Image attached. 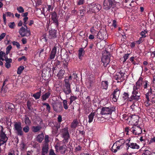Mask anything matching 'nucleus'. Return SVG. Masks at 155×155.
Wrapping results in <instances>:
<instances>
[{"instance_id": "60", "label": "nucleus", "mask_w": 155, "mask_h": 155, "mask_svg": "<svg viewBox=\"0 0 155 155\" xmlns=\"http://www.w3.org/2000/svg\"><path fill=\"white\" fill-rule=\"evenodd\" d=\"M147 33V31H142L140 33V35L142 36L141 37L143 38H145L146 37V35H145Z\"/></svg>"}, {"instance_id": "57", "label": "nucleus", "mask_w": 155, "mask_h": 155, "mask_svg": "<svg viewBox=\"0 0 155 155\" xmlns=\"http://www.w3.org/2000/svg\"><path fill=\"white\" fill-rule=\"evenodd\" d=\"M61 62L58 60H55V62L54 63V65L56 67H58L61 64Z\"/></svg>"}, {"instance_id": "1", "label": "nucleus", "mask_w": 155, "mask_h": 155, "mask_svg": "<svg viewBox=\"0 0 155 155\" xmlns=\"http://www.w3.org/2000/svg\"><path fill=\"white\" fill-rule=\"evenodd\" d=\"M72 76H69L68 77H66L64 80V84L63 85V88L62 89L63 92L66 95H68L71 93V84L72 82Z\"/></svg>"}, {"instance_id": "28", "label": "nucleus", "mask_w": 155, "mask_h": 155, "mask_svg": "<svg viewBox=\"0 0 155 155\" xmlns=\"http://www.w3.org/2000/svg\"><path fill=\"white\" fill-rule=\"evenodd\" d=\"M95 115V112H92L88 116V123H90L93 121V119Z\"/></svg>"}, {"instance_id": "37", "label": "nucleus", "mask_w": 155, "mask_h": 155, "mask_svg": "<svg viewBox=\"0 0 155 155\" xmlns=\"http://www.w3.org/2000/svg\"><path fill=\"white\" fill-rule=\"evenodd\" d=\"M143 78L140 77L137 81L136 83V84L140 87L142 84Z\"/></svg>"}, {"instance_id": "43", "label": "nucleus", "mask_w": 155, "mask_h": 155, "mask_svg": "<svg viewBox=\"0 0 155 155\" xmlns=\"http://www.w3.org/2000/svg\"><path fill=\"white\" fill-rule=\"evenodd\" d=\"M77 99V97L76 96H71L69 98V99L70 100V101L69 103V104H71L72 103Z\"/></svg>"}, {"instance_id": "29", "label": "nucleus", "mask_w": 155, "mask_h": 155, "mask_svg": "<svg viewBox=\"0 0 155 155\" xmlns=\"http://www.w3.org/2000/svg\"><path fill=\"white\" fill-rule=\"evenodd\" d=\"M116 143L115 144V142L111 148V150L114 153L116 152L117 150H120L118 146L116 145Z\"/></svg>"}, {"instance_id": "31", "label": "nucleus", "mask_w": 155, "mask_h": 155, "mask_svg": "<svg viewBox=\"0 0 155 155\" xmlns=\"http://www.w3.org/2000/svg\"><path fill=\"white\" fill-rule=\"evenodd\" d=\"M108 82L107 81H102L101 82V87L103 89L107 90L108 89Z\"/></svg>"}, {"instance_id": "36", "label": "nucleus", "mask_w": 155, "mask_h": 155, "mask_svg": "<svg viewBox=\"0 0 155 155\" xmlns=\"http://www.w3.org/2000/svg\"><path fill=\"white\" fill-rule=\"evenodd\" d=\"M64 73L65 71L64 70L61 69L57 74V76L58 78L61 79L63 78Z\"/></svg>"}, {"instance_id": "61", "label": "nucleus", "mask_w": 155, "mask_h": 155, "mask_svg": "<svg viewBox=\"0 0 155 155\" xmlns=\"http://www.w3.org/2000/svg\"><path fill=\"white\" fill-rule=\"evenodd\" d=\"M8 80L7 78H6L5 80L4 81V82L3 83V84L2 87L1 88V91H2L4 86L6 84V83L7 82H8Z\"/></svg>"}, {"instance_id": "59", "label": "nucleus", "mask_w": 155, "mask_h": 155, "mask_svg": "<svg viewBox=\"0 0 155 155\" xmlns=\"http://www.w3.org/2000/svg\"><path fill=\"white\" fill-rule=\"evenodd\" d=\"M5 14L7 16L12 17H14V15L13 14L10 12H6L5 13Z\"/></svg>"}, {"instance_id": "15", "label": "nucleus", "mask_w": 155, "mask_h": 155, "mask_svg": "<svg viewBox=\"0 0 155 155\" xmlns=\"http://www.w3.org/2000/svg\"><path fill=\"white\" fill-rule=\"evenodd\" d=\"M55 148L56 151L58 152V150H59L61 154H64L65 153L66 150V146L65 145H63L59 147L58 146L56 145Z\"/></svg>"}, {"instance_id": "46", "label": "nucleus", "mask_w": 155, "mask_h": 155, "mask_svg": "<svg viewBox=\"0 0 155 155\" xmlns=\"http://www.w3.org/2000/svg\"><path fill=\"white\" fill-rule=\"evenodd\" d=\"M28 20V17H24L23 19V20L24 21V24H23V25L27 28H28L26 25L28 24L27 21Z\"/></svg>"}, {"instance_id": "5", "label": "nucleus", "mask_w": 155, "mask_h": 155, "mask_svg": "<svg viewBox=\"0 0 155 155\" xmlns=\"http://www.w3.org/2000/svg\"><path fill=\"white\" fill-rule=\"evenodd\" d=\"M18 33L21 35V37L25 36L29 37L31 35V32L30 29L25 28L23 27H22L18 31Z\"/></svg>"}, {"instance_id": "35", "label": "nucleus", "mask_w": 155, "mask_h": 155, "mask_svg": "<svg viewBox=\"0 0 155 155\" xmlns=\"http://www.w3.org/2000/svg\"><path fill=\"white\" fill-rule=\"evenodd\" d=\"M78 124V122L77 120H74L72 122L71 125V127L72 128H75L77 126Z\"/></svg>"}, {"instance_id": "23", "label": "nucleus", "mask_w": 155, "mask_h": 155, "mask_svg": "<svg viewBox=\"0 0 155 155\" xmlns=\"http://www.w3.org/2000/svg\"><path fill=\"white\" fill-rule=\"evenodd\" d=\"M128 92H124L122 94V98L123 100L125 101L130 102V97Z\"/></svg>"}, {"instance_id": "16", "label": "nucleus", "mask_w": 155, "mask_h": 155, "mask_svg": "<svg viewBox=\"0 0 155 155\" xmlns=\"http://www.w3.org/2000/svg\"><path fill=\"white\" fill-rule=\"evenodd\" d=\"M124 73L121 70L119 72H117L115 76V78L116 80L118 81L121 79L122 80H124Z\"/></svg>"}, {"instance_id": "39", "label": "nucleus", "mask_w": 155, "mask_h": 155, "mask_svg": "<svg viewBox=\"0 0 155 155\" xmlns=\"http://www.w3.org/2000/svg\"><path fill=\"white\" fill-rule=\"evenodd\" d=\"M25 118L24 119L25 123L27 125H30L31 122L29 117L26 115H25Z\"/></svg>"}, {"instance_id": "30", "label": "nucleus", "mask_w": 155, "mask_h": 155, "mask_svg": "<svg viewBox=\"0 0 155 155\" xmlns=\"http://www.w3.org/2000/svg\"><path fill=\"white\" fill-rule=\"evenodd\" d=\"M44 139V135L43 133L38 135L36 137V140L39 143H41Z\"/></svg>"}, {"instance_id": "64", "label": "nucleus", "mask_w": 155, "mask_h": 155, "mask_svg": "<svg viewBox=\"0 0 155 155\" xmlns=\"http://www.w3.org/2000/svg\"><path fill=\"white\" fill-rule=\"evenodd\" d=\"M49 155H57L54 153V150L51 149L50 150Z\"/></svg>"}, {"instance_id": "50", "label": "nucleus", "mask_w": 155, "mask_h": 155, "mask_svg": "<svg viewBox=\"0 0 155 155\" xmlns=\"http://www.w3.org/2000/svg\"><path fill=\"white\" fill-rule=\"evenodd\" d=\"M130 130L131 128H130L129 127H127L125 128V131L127 133V134H129V133L130 134H132V132L130 131Z\"/></svg>"}, {"instance_id": "13", "label": "nucleus", "mask_w": 155, "mask_h": 155, "mask_svg": "<svg viewBox=\"0 0 155 155\" xmlns=\"http://www.w3.org/2000/svg\"><path fill=\"white\" fill-rule=\"evenodd\" d=\"M107 32L103 30L100 31L97 33V38L100 40H103L106 37Z\"/></svg>"}, {"instance_id": "22", "label": "nucleus", "mask_w": 155, "mask_h": 155, "mask_svg": "<svg viewBox=\"0 0 155 155\" xmlns=\"http://www.w3.org/2000/svg\"><path fill=\"white\" fill-rule=\"evenodd\" d=\"M51 93L50 91H48L42 95L41 97L42 101H45L50 96Z\"/></svg>"}, {"instance_id": "7", "label": "nucleus", "mask_w": 155, "mask_h": 155, "mask_svg": "<svg viewBox=\"0 0 155 155\" xmlns=\"http://www.w3.org/2000/svg\"><path fill=\"white\" fill-rule=\"evenodd\" d=\"M115 0H104L103 2L104 9L109 10L113 7Z\"/></svg>"}, {"instance_id": "11", "label": "nucleus", "mask_w": 155, "mask_h": 155, "mask_svg": "<svg viewBox=\"0 0 155 155\" xmlns=\"http://www.w3.org/2000/svg\"><path fill=\"white\" fill-rule=\"evenodd\" d=\"M126 149L128 152L130 149H138L140 148V146L135 143L129 142L126 143Z\"/></svg>"}, {"instance_id": "25", "label": "nucleus", "mask_w": 155, "mask_h": 155, "mask_svg": "<svg viewBox=\"0 0 155 155\" xmlns=\"http://www.w3.org/2000/svg\"><path fill=\"white\" fill-rule=\"evenodd\" d=\"M129 117H130V121H131L132 122H135L137 121L139 118L138 116L135 115H130L129 116Z\"/></svg>"}, {"instance_id": "53", "label": "nucleus", "mask_w": 155, "mask_h": 155, "mask_svg": "<svg viewBox=\"0 0 155 155\" xmlns=\"http://www.w3.org/2000/svg\"><path fill=\"white\" fill-rule=\"evenodd\" d=\"M12 43L13 45L16 46L18 49L20 48V45L18 42L13 41L12 42Z\"/></svg>"}, {"instance_id": "18", "label": "nucleus", "mask_w": 155, "mask_h": 155, "mask_svg": "<svg viewBox=\"0 0 155 155\" xmlns=\"http://www.w3.org/2000/svg\"><path fill=\"white\" fill-rule=\"evenodd\" d=\"M53 108L54 110L57 113L60 112L63 110L62 105L60 104L53 105Z\"/></svg>"}, {"instance_id": "47", "label": "nucleus", "mask_w": 155, "mask_h": 155, "mask_svg": "<svg viewBox=\"0 0 155 155\" xmlns=\"http://www.w3.org/2000/svg\"><path fill=\"white\" fill-rule=\"evenodd\" d=\"M64 56H65V58H64V60L65 61V62H68L70 60L69 55L68 53L65 54Z\"/></svg>"}, {"instance_id": "54", "label": "nucleus", "mask_w": 155, "mask_h": 155, "mask_svg": "<svg viewBox=\"0 0 155 155\" xmlns=\"http://www.w3.org/2000/svg\"><path fill=\"white\" fill-rule=\"evenodd\" d=\"M80 15L81 16H83L84 14L86 12L84 8H83L82 9H81L79 10Z\"/></svg>"}, {"instance_id": "49", "label": "nucleus", "mask_w": 155, "mask_h": 155, "mask_svg": "<svg viewBox=\"0 0 155 155\" xmlns=\"http://www.w3.org/2000/svg\"><path fill=\"white\" fill-rule=\"evenodd\" d=\"M130 54H125L123 56V58H124V60L123 61V62H125L127 60V59H128L129 56V55Z\"/></svg>"}, {"instance_id": "55", "label": "nucleus", "mask_w": 155, "mask_h": 155, "mask_svg": "<svg viewBox=\"0 0 155 155\" xmlns=\"http://www.w3.org/2000/svg\"><path fill=\"white\" fill-rule=\"evenodd\" d=\"M63 64H62V68H64V69H67L68 68V62H65V61L64 60L63 61Z\"/></svg>"}, {"instance_id": "2", "label": "nucleus", "mask_w": 155, "mask_h": 155, "mask_svg": "<svg viewBox=\"0 0 155 155\" xmlns=\"http://www.w3.org/2000/svg\"><path fill=\"white\" fill-rule=\"evenodd\" d=\"M115 107L113 106H111L107 107H104L101 109V114L104 115V117L107 116L109 117H110L111 116L112 112H115Z\"/></svg>"}, {"instance_id": "20", "label": "nucleus", "mask_w": 155, "mask_h": 155, "mask_svg": "<svg viewBox=\"0 0 155 155\" xmlns=\"http://www.w3.org/2000/svg\"><path fill=\"white\" fill-rule=\"evenodd\" d=\"M6 107L9 111H11L12 112L15 110V107L14 105L12 103L10 102L7 103Z\"/></svg>"}, {"instance_id": "6", "label": "nucleus", "mask_w": 155, "mask_h": 155, "mask_svg": "<svg viewBox=\"0 0 155 155\" xmlns=\"http://www.w3.org/2000/svg\"><path fill=\"white\" fill-rule=\"evenodd\" d=\"M14 127L18 136H22L23 135V132L22 130L21 124V122H16L14 125Z\"/></svg>"}, {"instance_id": "19", "label": "nucleus", "mask_w": 155, "mask_h": 155, "mask_svg": "<svg viewBox=\"0 0 155 155\" xmlns=\"http://www.w3.org/2000/svg\"><path fill=\"white\" fill-rule=\"evenodd\" d=\"M116 145H117L119 147L120 149H121L124 146L125 141L124 139H120L119 140L116 141L115 142Z\"/></svg>"}, {"instance_id": "3", "label": "nucleus", "mask_w": 155, "mask_h": 155, "mask_svg": "<svg viewBox=\"0 0 155 155\" xmlns=\"http://www.w3.org/2000/svg\"><path fill=\"white\" fill-rule=\"evenodd\" d=\"M60 134L61 137L64 139L63 141L64 142L68 143V140L70 138L68 128L66 127L62 128L60 130Z\"/></svg>"}, {"instance_id": "58", "label": "nucleus", "mask_w": 155, "mask_h": 155, "mask_svg": "<svg viewBox=\"0 0 155 155\" xmlns=\"http://www.w3.org/2000/svg\"><path fill=\"white\" fill-rule=\"evenodd\" d=\"M44 51L45 50L44 49H40L38 50V51H37V53H38V52H39V57H41V55H42V54H43Z\"/></svg>"}, {"instance_id": "56", "label": "nucleus", "mask_w": 155, "mask_h": 155, "mask_svg": "<svg viewBox=\"0 0 155 155\" xmlns=\"http://www.w3.org/2000/svg\"><path fill=\"white\" fill-rule=\"evenodd\" d=\"M144 38L140 37L139 40L136 41V42L138 44H140L142 43L144 40Z\"/></svg>"}, {"instance_id": "33", "label": "nucleus", "mask_w": 155, "mask_h": 155, "mask_svg": "<svg viewBox=\"0 0 155 155\" xmlns=\"http://www.w3.org/2000/svg\"><path fill=\"white\" fill-rule=\"evenodd\" d=\"M101 6L100 4H95L93 7V10L95 12H98L101 9Z\"/></svg>"}, {"instance_id": "12", "label": "nucleus", "mask_w": 155, "mask_h": 155, "mask_svg": "<svg viewBox=\"0 0 155 155\" xmlns=\"http://www.w3.org/2000/svg\"><path fill=\"white\" fill-rule=\"evenodd\" d=\"M120 90L118 89V88H117L114 90L112 94L111 95V96H113V101L114 102H116L117 101L120 94Z\"/></svg>"}, {"instance_id": "21", "label": "nucleus", "mask_w": 155, "mask_h": 155, "mask_svg": "<svg viewBox=\"0 0 155 155\" xmlns=\"http://www.w3.org/2000/svg\"><path fill=\"white\" fill-rule=\"evenodd\" d=\"M57 51V48L55 47H54L51 51V54L49 57V59L52 60L54 58Z\"/></svg>"}, {"instance_id": "34", "label": "nucleus", "mask_w": 155, "mask_h": 155, "mask_svg": "<svg viewBox=\"0 0 155 155\" xmlns=\"http://www.w3.org/2000/svg\"><path fill=\"white\" fill-rule=\"evenodd\" d=\"M41 127L40 125H38L36 126H33L32 127V131L34 133H36L41 129Z\"/></svg>"}, {"instance_id": "17", "label": "nucleus", "mask_w": 155, "mask_h": 155, "mask_svg": "<svg viewBox=\"0 0 155 155\" xmlns=\"http://www.w3.org/2000/svg\"><path fill=\"white\" fill-rule=\"evenodd\" d=\"M48 144H43L42 147L41 155H47L48 152Z\"/></svg>"}, {"instance_id": "63", "label": "nucleus", "mask_w": 155, "mask_h": 155, "mask_svg": "<svg viewBox=\"0 0 155 155\" xmlns=\"http://www.w3.org/2000/svg\"><path fill=\"white\" fill-rule=\"evenodd\" d=\"M33 147L35 148H38V147L40 148L39 144L36 142L34 144Z\"/></svg>"}, {"instance_id": "40", "label": "nucleus", "mask_w": 155, "mask_h": 155, "mask_svg": "<svg viewBox=\"0 0 155 155\" xmlns=\"http://www.w3.org/2000/svg\"><path fill=\"white\" fill-rule=\"evenodd\" d=\"M62 103L64 108L65 110L68 109V103L67 100H63Z\"/></svg>"}, {"instance_id": "27", "label": "nucleus", "mask_w": 155, "mask_h": 155, "mask_svg": "<svg viewBox=\"0 0 155 155\" xmlns=\"http://www.w3.org/2000/svg\"><path fill=\"white\" fill-rule=\"evenodd\" d=\"M110 55L105 56L104 59H102V61L104 63V65L106 64V66L110 62Z\"/></svg>"}, {"instance_id": "10", "label": "nucleus", "mask_w": 155, "mask_h": 155, "mask_svg": "<svg viewBox=\"0 0 155 155\" xmlns=\"http://www.w3.org/2000/svg\"><path fill=\"white\" fill-rule=\"evenodd\" d=\"M51 18L53 21L52 23L55 24L56 28H58L59 24L58 20L59 17L58 16L56 12L55 11L51 13Z\"/></svg>"}, {"instance_id": "24", "label": "nucleus", "mask_w": 155, "mask_h": 155, "mask_svg": "<svg viewBox=\"0 0 155 155\" xmlns=\"http://www.w3.org/2000/svg\"><path fill=\"white\" fill-rule=\"evenodd\" d=\"M57 31L55 30H51L49 31V34L51 38H55L56 37Z\"/></svg>"}, {"instance_id": "44", "label": "nucleus", "mask_w": 155, "mask_h": 155, "mask_svg": "<svg viewBox=\"0 0 155 155\" xmlns=\"http://www.w3.org/2000/svg\"><path fill=\"white\" fill-rule=\"evenodd\" d=\"M140 87L137 85L135 84L133 87V91L134 92H140L139 91H138V90L140 89Z\"/></svg>"}, {"instance_id": "52", "label": "nucleus", "mask_w": 155, "mask_h": 155, "mask_svg": "<svg viewBox=\"0 0 155 155\" xmlns=\"http://www.w3.org/2000/svg\"><path fill=\"white\" fill-rule=\"evenodd\" d=\"M49 137L48 136V135H45V143L44 144H48V142L49 141Z\"/></svg>"}, {"instance_id": "26", "label": "nucleus", "mask_w": 155, "mask_h": 155, "mask_svg": "<svg viewBox=\"0 0 155 155\" xmlns=\"http://www.w3.org/2000/svg\"><path fill=\"white\" fill-rule=\"evenodd\" d=\"M84 51L83 48H80L78 50V58L79 59L81 60L84 56Z\"/></svg>"}, {"instance_id": "45", "label": "nucleus", "mask_w": 155, "mask_h": 155, "mask_svg": "<svg viewBox=\"0 0 155 155\" xmlns=\"http://www.w3.org/2000/svg\"><path fill=\"white\" fill-rule=\"evenodd\" d=\"M17 10L19 13H23L25 11L24 8L21 6L18 7L17 8Z\"/></svg>"}, {"instance_id": "14", "label": "nucleus", "mask_w": 155, "mask_h": 155, "mask_svg": "<svg viewBox=\"0 0 155 155\" xmlns=\"http://www.w3.org/2000/svg\"><path fill=\"white\" fill-rule=\"evenodd\" d=\"M60 127V123H55L54 124V126L52 127V134L54 135L58 133V130Z\"/></svg>"}, {"instance_id": "48", "label": "nucleus", "mask_w": 155, "mask_h": 155, "mask_svg": "<svg viewBox=\"0 0 155 155\" xmlns=\"http://www.w3.org/2000/svg\"><path fill=\"white\" fill-rule=\"evenodd\" d=\"M23 131L25 133H28L29 130V127L28 125H26L23 128Z\"/></svg>"}, {"instance_id": "8", "label": "nucleus", "mask_w": 155, "mask_h": 155, "mask_svg": "<svg viewBox=\"0 0 155 155\" xmlns=\"http://www.w3.org/2000/svg\"><path fill=\"white\" fill-rule=\"evenodd\" d=\"M145 98L149 101L150 98L154 99L155 98V89L150 88L148 92L145 94Z\"/></svg>"}, {"instance_id": "32", "label": "nucleus", "mask_w": 155, "mask_h": 155, "mask_svg": "<svg viewBox=\"0 0 155 155\" xmlns=\"http://www.w3.org/2000/svg\"><path fill=\"white\" fill-rule=\"evenodd\" d=\"M41 89L38 92L33 94L32 96L34 97L36 100L39 99L41 96Z\"/></svg>"}, {"instance_id": "51", "label": "nucleus", "mask_w": 155, "mask_h": 155, "mask_svg": "<svg viewBox=\"0 0 155 155\" xmlns=\"http://www.w3.org/2000/svg\"><path fill=\"white\" fill-rule=\"evenodd\" d=\"M8 26L11 29L14 28L15 26V22H10L8 24Z\"/></svg>"}, {"instance_id": "9", "label": "nucleus", "mask_w": 155, "mask_h": 155, "mask_svg": "<svg viewBox=\"0 0 155 155\" xmlns=\"http://www.w3.org/2000/svg\"><path fill=\"white\" fill-rule=\"evenodd\" d=\"M130 131L132 132V134L139 135L142 133V129L139 126L134 125L131 128Z\"/></svg>"}, {"instance_id": "42", "label": "nucleus", "mask_w": 155, "mask_h": 155, "mask_svg": "<svg viewBox=\"0 0 155 155\" xmlns=\"http://www.w3.org/2000/svg\"><path fill=\"white\" fill-rule=\"evenodd\" d=\"M32 105V102L31 101L28 100L27 102V105L28 109L29 110H32L31 107V106Z\"/></svg>"}, {"instance_id": "4", "label": "nucleus", "mask_w": 155, "mask_h": 155, "mask_svg": "<svg viewBox=\"0 0 155 155\" xmlns=\"http://www.w3.org/2000/svg\"><path fill=\"white\" fill-rule=\"evenodd\" d=\"M140 92L132 91L131 96L130 97V102H136L141 99Z\"/></svg>"}, {"instance_id": "62", "label": "nucleus", "mask_w": 155, "mask_h": 155, "mask_svg": "<svg viewBox=\"0 0 155 155\" xmlns=\"http://www.w3.org/2000/svg\"><path fill=\"white\" fill-rule=\"evenodd\" d=\"M90 32L92 34H96L97 32L96 30L94 29V26L91 27V28Z\"/></svg>"}, {"instance_id": "38", "label": "nucleus", "mask_w": 155, "mask_h": 155, "mask_svg": "<svg viewBox=\"0 0 155 155\" xmlns=\"http://www.w3.org/2000/svg\"><path fill=\"white\" fill-rule=\"evenodd\" d=\"M42 104L44 106L45 105L46 106V109L48 112L50 113L51 112V107L49 104L47 103H42Z\"/></svg>"}, {"instance_id": "41", "label": "nucleus", "mask_w": 155, "mask_h": 155, "mask_svg": "<svg viewBox=\"0 0 155 155\" xmlns=\"http://www.w3.org/2000/svg\"><path fill=\"white\" fill-rule=\"evenodd\" d=\"M24 69V67L23 66H21L18 68L17 69V73L18 74H20Z\"/></svg>"}]
</instances>
